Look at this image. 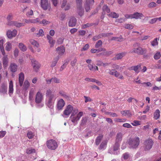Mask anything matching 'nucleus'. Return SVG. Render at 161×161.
Returning a JSON list of instances; mask_svg holds the SVG:
<instances>
[{"instance_id": "obj_36", "label": "nucleus", "mask_w": 161, "mask_h": 161, "mask_svg": "<svg viewBox=\"0 0 161 161\" xmlns=\"http://www.w3.org/2000/svg\"><path fill=\"white\" fill-rule=\"evenodd\" d=\"M5 49L7 51H9L12 48V44L9 42H7L5 44Z\"/></svg>"}, {"instance_id": "obj_41", "label": "nucleus", "mask_w": 161, "mask_h": 161, "mask_svg": "<svg viewBox=\"0 0 161 161\" xmlns=\"http://www.w3.org/2000/svg\"><path fill=\"white\" fill-rule=\"evenodd\" d=\"M77 12L81 16L83 14V9L81 7H79L77 8Z\"/></svg>"}, {"instance_id": "obj_23", "label": "nucleus", "mask_w": 161, "mask_h": 161, "mask_svg": "<svg viewBox=\"0 0 161 161\" xmlns=\"http://www.w3.org/2000/svg\"><path fill=\"white\" fill-rule=\"evenodd\" d=\"M8 94L11 96L13 93L14 88L13 83L12 80H10L9 83Z\"/></svg>"}, {"instance_id": "obj_46", "label": "nucleus", "mask_w": 161, "mask_h": 161, "mask_svg": "<svg viewBox=\"0 0 161 161\" xmlns=\"http://www.w3.org/2000/svg\"><path fill=\"white\" fill-rule=\"evenodd\" d=\"M112 40H115L117 41L121 42L123 41V39L122 36L119 37H113L111 39Z\"/></svg>"}, {"instance_id": "obj_26", "label": "nucleus", "mask_w": 161, "mask_h": 161, "mask_svg": "<svg viewBox=\"0 0 161 161\" xmlns=\"http://www.w3.org/2000/svg\"><path fill=\"white\" fill-rule=\"evenodd\" d=\"M141 68V65L140 64L136 66H133L129 68L130 70H133L136 73H138L139 72V69Z\"/></svg>"}, {"instance_id": "obj_27", "label": "nucleus", "mask_w": 161, "mask_h": 161, "mask_svg": "<svg viewBox=\"0 0 161 161\" xmlns=\"http://www.w3.org/2000/svg\"><path fill=\"white\" fill-rule=\"evenodd\" d=\"M126 54L125 52H122L116 54L115 58H114V60L120 59L122 58Z\"/></svg>"}, {"instance_id": "obj_34", "label": "nucleus", "mask_w": 161, "mask_h": 161, "mask_svg": "<svg viewBox=\"0 0 161 161\" xmlns=\"http://www.w3.org/2000/svg\"><path fill=\"white\" fill-rule=\"evenodd\" d=\"M19 47L20 50L23 52H25L27 50V47L26 46L22 43H19Z\"/></svg>"}, {"instance_id": "obj_25", "label": "nucleus", "mask_w": 161, "mask_h": 161, "mask_svg": "<svg viewBox=\"0 0 161 161\" xmlns=\"http://www.w3.org/2000/svg\"><path fill=\"white\" fill-rule=\"evenodd\" d=\"M76 21V19L74 17L71 18L69 22V26L71 27L75 26Z\"/></svg>"}, {"instance_id": "obj_47", "label": "nucleus", "mask_w": 161, "mask_h": 161, "mask_svg": "<svg viewBox=\"0 0 161 161\" xmlns=\"http://www.w3.org/2000/svg\"><path fill=\"white\" fill-rule=\"evenodd\" d=\"M124 27L125 28L131 30L133 28L134 26L133 25L130 24H125Z\"/></svg>"}, {"instance_id": "obj_21", "label": "nucleus", "mask_w": 161, "mask_h": 161, "mask_svg": "<svg viewBox=\"0 0 161 161\" xmlns=\"http://www.w3.org/2000/svg\"><path fill=\"white\" fill-rule=\"evenodd\" d=\"M18 66L14 63H11L10 64L9 68L11 71L13 73L15 72L17 69Z\"/></svg>"}, {"instance_id": "obj_38", "label": "nucleus", "mask_w": 161, "mask_h": 161, "mask_svg": "<svg viewBox=\"0 0 161 161\" xmlns=\"http://www.w3.org/2000/svg\"><path fill=\"white\" fill-rule=\"evenodd\" d=\"M59 93L60 95L63 97L64 98H65L67 100H69L70 97L64 92L63 91H60L59 92Z\"/></svg>"}, {"instance_id": "obj_33", "label": "nucleus", "mask_w": 161, "mask_h": 161, "mask_svg": "<svg viewBox=\"0 0 161 161\" xmlns=\"http://www.w3.org/2000/svg\"><path fill=\"white\" fill-rule=\"evenodd\" d=\"M88 67L90 70L93 71L98 70V68L97 66L95 65H93L91 64H89L88 65Z\"/></svg>"}, {"instance_id": "obj_6", "label": "nucleus", "mask_w": 161, "mask_h": 161, "mask_svg": "<svg viewBox=\"0 0 161 161\" xmlns=\"http://www.w3.org/2000/svg\"><path fill=\"white\" fill-rule=\"evenodd\" d=\"M47 145L48 148L51 150H55L58 147L57 142L53 140H50L47 142Z\"/></svg>"}, {"instance_id": "obj_8", "label": "nucleus", "mask_w": 161, "mask_h": 161, "mask_svg": "<svg viewBox=\"0 0 161 161\" xmlns=\"http://www.w3.org/2000/svg\"><path fill=\"white\" fill-rule=\"evenodd\" d=\"M17 34V31L15 29H14L12 31L10 30H8L6 32V34L7 37L9 39H11L13 37L16 36Z\"/></svg>"}, {"instance_id": "obj_45", "label": "nucleus", "mask_w": 161, "mask_h": 161, "mask_svg": "<svg viewBox=\"0 0 161 161\" xmlns=\"http://www.w3.org/2000/svg\"><path fill=\"white\" fill-rule=\"evenodd\" d=\"M114 120L115 122H124L126 121V119L115 118L114 119Z\"/></svg>"}, {"instance_id": "obj_44", "label": "nucleus", "mask_w": 161, "mask_h": 161, "mask_svg": "<svg viewBox=\"0 0 161 161\" xmlns=\"http://www.w3.org/2000/svg\"><path fill=\"white\" fill-rule=\"evenodd\" d=\"M141 84L144 87H149L152 86L151 83L149 82H144L142 83Z\"/></svg>"}, {"instance_id": "obj_24", "label": "nucleus", "mask_w": 161, "mask_h": 161, "mask_svg": "<svg viewBox=\"0 0 161 161\" xmlns=\"http://www.w3.org/2000/svg\"><path fill=\"white\" fill-rule=\"evenodd\" d=\"M132 19H141L144 17L142 13L136 12L132 14Z\"/></svg>"}, {"instance_id": "obj_5", "label": "nucleus", "mask_w": 161, "mask_h": 161, "mask_svg": "<svg viewBox=\"0 0 161 161\" xmlns=\"http://www.w3.org/2000/svg\"><path fill=\"white\" fill-rule=\"evenodd\" d=\"M108 70V74L112 75L116 77L120 80H123L124 77L123 75L119 72L117 71L115 69L107 70L106 71Z\"/></svg>"}, {"instance_id": "obj_20", "label": "nucleus", "mask_w": 161, "mask_h": 161, "mask_svg": "<svg viewBox=\"0 0 161 161\" xmlns=\"http://www.w3.org/2000/svg\"><path fill=\"white\" fill-rule=\"evenodd\" d=\"M65 51V49L63 46H61L56 48V51L57 53L60 55H63Z\"/></svg>"}, {"instance_id": "obj_63", "label": "nucleus", "mask_w": 161, "mask_h": 161, "mask_svg": "<svg viewBox=\"0 0 161 161\" xmlns=\"http://www.w3.org/2000/svg\"><path fill=\"white\" fill-rule=\"evenodd\" d=\"M19 51L18 49L16 48L14 51V55L15 57H17L18 56Z\"/></svg>"}, {"instance_id": "obj_29", "label": "nucleus", "mask_w": 161, "mask_h": 161, "mask_svg": "<svg viewBox=\"0 0 161 161\" xmlns=\"http://www.w3.org/2000/svg\"><path fill=\"white\" fill-rule=\"evenodd\" d=\"M160 111L158 109H156L154 112L153 114V118L156 119H158L160 116Z\"/></svg>"}, {"instance_id": "obj_4", "label": "nucleus", "mask_w": 161, "mask_h": 161, "mask_svg": "<svg viewBox=\"0 0 161 161\" xmlns=\"http://www.w3.org/2000/svg\"><path fill=\"white\" fill-rule=\"evenodd\" d=\"M154 142L151 138H149L146 139L144 142V150L148 151L152 148Z\"/></svg>"}, {"instance_id": "obj_12", "label": "nucleus", "mask_w": 161, "mask_h": 161, "mask_svg": "<svg viewBox=\"0 0 161 161\" xmlns=\"http://www.w3.org/2000/svg\"><path fill=\"white\" fill-rule=\"evenodd\" d=\"M7 87L6 84H2L0 86V93L1 95H4L6 94H7Z\"/></svg>"}, {"instance_id": "obj_42", "label": "nucleus", "mask_w": 161, "mask_h": 161, "mask_svg": "<svg viewBox=\"0 0 161 161\" xmlns=\"http://www.w3.org/2000/svg\"><path fill=\"white\" fill-rule=\"evenodd\" d=\"M26 153L28 154L33 153H36V150L34 149L29 148L26 149Z\"/></svg>"}, {"instance_id": "obj_32", "label": "nucleus", "mask_w": 161, "mask_h": 161, "mask_svg": "<svg viewBox=\"0 0 161 161\" xmlns=\"http://www.w3.org/2000/svg\"><path fill=\"white\" fill-rule=\"evenodd\" d=\"M102 9L103 12L102 13V14L103 15H104L106 13H109L110 12V9L106 5H104Z\"/></svg>"}, {"instance_id": "obj_3", "label": "nucleus", "mask_w": 161, "mask_h": 161, "mask_svg": "<svg viewBox=\"0 0 161 161\" xmlns=\"http://www.w3.org/2000/svg\"><path fill=\"white\" fill-rule=\"evenodd\" d=\"M140 142V138L138 137L130 138L129 139L128 141L129 147L131 149H136L139 145Z\"/></svg>"}, {"instance_id": "obj_19", "label": "nucleus", "mask_w": 161, "mask_h": 161, "mask_svg": "<svg viewBox=\"0 0 161 161\" xmlns=\"http://www.w3.org/2000/svg\"><path fill=\"white\" fill-rule=\"evenodd\" d=\"M3 64V67L4 68H6L8 65V56H3L2 58Z\"/></svg>"}, {"instance_id": "obj_50", "label": "nucleus", "mask_w": 161, "mask_h": 161, "mask_svg": "<svg viewBox=\"0 0 161 161\" xmlns=\"http://www.w3.org/2000/svg\"><path fill=\"white\" fill-rule=\"evenodd\" d=\"M131 124L134 126H137L141 125V122L139 121L135 120L133 121V123Z\"/></svg>"}, {"instance_id": "obj_7", "label": "nucleus", "mask_w": 161, "mask_h": 161, "mask_svg": "<svg viewBox=\"0 0 161 161\" xmlns=\"http://www.w3.org/2000/svg\"><path fill=\"white\" fill-rule=\"evenodd\" d=\"M74 110L73 107L72 105H68L64 111V115L63 116L64 118L68 117Z\"/></svg>"}, {"instance_id": "obj_51", "label": "nucleus", "mask_w": 161, "mask_h": 161, "mask_svg": "<svg viewBox=\"0 0 161 161\" xmlns=\"http://www.w3.org/2000/svg\"><path fill=\"white\" fill-rule=\"evenodd\" d=\"M52 82L54 83H59L61 82L60 80L56 77L52 78Z\"/></svg>"}, {"instance_id": "obj_13", "label": "nucleus", "mask_w": 161, "mask_h": 161, "mask_svg": "<svg viewBox=\"0 0 161 161\" xmlns=\"http://www.w3.org/2000/svg\"><path fill=\"white\" fill-rule=\"evenodd\" d=\"M94 3V0H86L85 4V9L86 12L90 9L91 6Z\"/></svg>"}, {"instance_id": "obj_14", "label": "nucleus", "mask_w": 161, "mask_h": 161, "mask_svg": "<svg viewBox=\"0 0 161 161\" xmlns=\"http://www.w3.org/2000/svg\"><path fill=\"white\" fill-rule=\"evenodd\" d=\"M32 63V66L33 67L34 69L37 72L38 68L40 67V64L38 61L34 59H32L31 60Z\"/></svg>"}, {"instance_id": "obj_37", "label": "nucleus", "mask_w": 161, "mask_h": 161, "mask_svg": "<svg viewBox=\"0 0 161 161\" xmlns=\"http://www.w3.org/2000/svg\"><path fill=\"white\" fill-rule=\"evenodd\" d=\"M103 138V136L102 135H100L98 136L96 140L95 143L97 145H98Z\"/></svg>"}, {"instance_id": "obj_18", "label": "nucleus", "mask_w": 161, "mask_h": 161, "mask_svg": "<svg viewBox=\"0 0 161 161\" xmlns=\"http://www.w3.org/2000/svg\"><path fill=\"white\" fill-rule=\"evenodd\" d=\"M24 74L22 72L20 73L19 74V85L20 86H23L24 79Z\"/></svg>"}, {"instance_id": "obj_43", "label": "nucleus", "mask_w": 161, "mask_h": 161, "mask_svg": "<svg viewBox=\"0 0 161 161\" xmlns=\"http://www.w3.org/2000/svg\"><path fill=\"white\" fill-rule=\"evenodd\" d=\"M161 57V53L159 52H157L154 55V58L155 60H158Z\"/></svg>"}, {"instance_id": "obj_1", "label": "nucleus", "mask_w": 161, "mask_h": 161, "mask_svg": "<svg viewBox=\"0 0 161 161\" xmlns=\"http://www.w3.org/2000/svg\"><path fill=\"white\" fill-rule=\"evenodd\" d=\"M56 99L55 95L52 93V91L48 89L46 93V105L51 109H53L54 104Z\"/></svg>"}, {"instance_id": "obj_2", "label": "nucleus", "mask_w": 161, "mask_h": 161, "mask_svg": "<svg viewBox=\"0 0 161 161\" xmlns=\"http://www.w3.org/2000/svg\"><path fill=\"white\" fill-rule=\"evenodd\" d=\"M78 111V110L77 109H74V113L71 114L70 117L71 121L74 125H75L77 123L78 121L79 120L83 114L82 112H80L77 114H76L77 113Z\"/></svg>"}, {"instance_id": "obj_30", "label": "nucleus", "mask_w": 161, "mask_h": 161, "mask_svg": "<svg viewBox=\"0 0 161 161\" xmlns=\"http://www.w3.org/2000/svg\"><path fill=\"white\" fill-rule=\"evenodd\" d=\"M107 142L106 141H103L99 147V149L100 150H104L105 149L106 147Z\"/></svg>"}, {"instance_id": "obj_10", "label": "nucleus", "mask_w": 161, "mask_h": 161, "mask_svg": "<svg viewBox=\"0 0 161 161\" xmlns=\"http://www.w3.org/2000/svg\"><path fill=\"white\" fill-rule=\"evenodd\" d=\"M43 99V96L42 92L39 91L36 94L35 101L36 103H41Z\"/></svg>"}, {"instance_id": "obj_60", "label": "nucleus", "mask_w": 161, "mask_h": 161, "mask_svg": "<svg viewBox=\"0 0 161 161\" xmlns=\"http://www.w3.org/2000/svg\"><path fill=\"white\" fill-rule=\"evenodd\" d=\"M58 59V58H57L54 59V61L52 62L51 66L52 67H53L56 65L57 63Z\"/></svg>"}, {"instance_id": "obj_39", "label": "nucleus", "mask_w": 161, "mask_h": 161, "mask_svg": "<svg viewBox=\"0 0 161 161\" xmlns=\"http://www.w3.org/2000/svg\"><path fill=\"white\" fill-rule=\"evenodd\" d=\"M109 13V14H108V15L109 17L115 18H116L119 17V14H117L115 12H111Z\"/></svg>"}, {"instance_id": "obj_17", "label": "nucleus", "mask_w": 161, "mask_h": 161, "mask_svg": "<svg viewBox=\"0 0 161 161\" xmlns=\"http://www.w3.org/2000/svg\"><path fill=\"white\" fill-rule=\"evenodd\" d=\"M122 136L123 134L121 133H118L116 136L115 142L120 144L122 139Z\"/></svg>"}, {"instance_id": "obj_15", "label": "nucleus", "mask_w": 161, "mask_h": 161, "mask_svg": "<svg viewBox=\"0 0 161 161\" xmlns=\"http://www.w3.org/2000/svg\"><path fill=\"white\" fill-rule=\"evenodd\" d=\"M142 48L139 46L133 48L130 50V52L131 53H135L141 55Z\"/></svg>"}, {"instance_id": "obj_53", "label": "nucleus", "mask_w": 161, "mask_h": 161, "mask_svg": "<svg viewBox=\"0 0 161 161\" xmlns=\"http://www.w3.org/2000/svg\"><path fill=\"white\" fill-rule=\"evenodd\" d=\"M157 4L155 3L152 2L149 3L148 6L149 8H151L156 6Z\"/></svg>"}, {"instance_id": "obj_61", "label": "nucleus", "mask_w": 161, "mask_h": 161, "mask_svg": "<svg viewBox=\"0 0 161 161\" xmlns=\"http://www.w3.org/2000/svg\"><path fill=\"white\" fill-rule=\"evenodd\" d=\"M31 23H39V19L37 18L36 19H31Z\"/></svg>"}, {"instance_id": "obj_48", "label": "nucleus", "mask_w": 161, "mask_h": 161, "mask_svg": "<svg viewBox=\"0 0 161 161\" xmlns=\"http://www.w3.org/2000/svg\"><path fill=\"white\" fill-rule=\"evenodd\" d=\"M14 25L17 27H20L21 26H23L25 24L23 23H19L16 21H15Z\"/></svg>"}, {"instance_id": "obj_35", "label": "nucleus", "mask_w": 161, "mask_h": 161, "mask_svg": "<svg viewBox=\"0 0 161 161\" xmlns=\"http://www.w3.org/2000/svg\"><path fill=\"white\" fill-rule=\"evenodd\" d=\"M30 43L32 45L37 47H39V45L38 42L35 40L33 39H31L29 40Z\"/></svg>"}, {"instance_id": "obj_31", "label": "nucleus", "mask_w": 161, "mask_h": 161, "mask_svg": "<svg viewBox=\"0 0 161 161\" xmlns=\"http://www.w3.org/2000/svg\"><path fill=\"white\" fill-rule=\"evenodd\" d=\"M30 83L27 80H25L24 83L23 88L25 91L27 90L30 86Z\"/></svg>"}, {"instance_id": "obj_11", "label": "nucleus", "mask_w": 161, "mask_h": 161, "mask_svg": "<svg viewBox=\"0 0 161 161\" xmlns=\"http://www.w3.org/2000/svg\"><path fill=\"white\" fill-rule=\"evenodd\" d=\"M41 5L42 8L44 10H47L49 8H50L48 0H41Z\"/></svg>"}, {"instance_id": "obj_54", "label": "nucleus", "mask_w": 161, "mask_h": 161, "mask_svg": "<svg viewBox=\"0 0 161 161\" xmlns=\"http://www.w3.org/2000/svg\"><path fill=\"white\" fill-rule=\"evenodd\" d=\"M39 23L40 24H43L44 25H46L50 23V22L47 20L45 19H43L42 21L39 22Z\"/></svg>"}, {"instance_id": "obj_9", "label": "nucleus", "mask_w": 161, "mask_h": 161, "mask_svg": "<svg viewBox=\"0 0 161 161\" xmlns=\"http://www.w3.org/2000/svg\"><path fill=\"white\" fill-rule=\"evenodd\" d=\"M120 144L115 142L113 148L109 150V152L111 154H118L119 153V147Z\"/></svg>"}, {"instance_id": "obj_49", "label": "nucleus", "mask_w": 161, "mask_h": 161, "mask_svg": "<svg viewBox=\"0 0 161 161\" xmlns=\"http://www.w3.org/2000/svg\"><path fill=\"white\" fill-rule=\"evenodd\" d=\"M151 44L153 46H155L156 45H158V38H155L151 42Z\"/></svg>"}, {"instance_id": "obj_62", "label": "nucleus", "mask_w": 161, "mask_h": 161, "mask_svg": "<svg viewBox=\"0 0 161 161\" xmlns=\"http://www.w3.org/2000/svg\"><path fill=\"white\" fill-rule=\"evenodd\" d=\"M14 22L15 21H11V20L8 21L7 24L9 26H14Z\"/></svg>"}, {"instance_id": "obj_28", "label": "nucleus", "mask_w": 161, "mask_h": 161, "mask_svg": "<svg viewBox=\"0 0 161 161\" xmlns=\"http://www.w3.org/2000/svg\"><path fill=\"white\" fill-rule=\"evenodd\" d=\"M34 36L37 37L43 36L44 35V33L42 29L39 30L38 33H35L34 34Z\"/></svg>"}, {"instance_id": "obj_64", "label": "nucleus", "mask_w": 161, "mask_h": 161, "mask_svg": "<svg viewBox=\"0 0 161 161\" xmlns=\"http://www.w3.org/2000/svg\"><path fill=\"white\" fill-rule=\"evenodd\" d=\"M122 126L124 127L127 128H131L132 127V126L130 124L127 123L124 124Z\"/></svg>"}, {"instance_id": "obj_55", "label": "nucleus", "mask_w": 161, "mask_h": 161, "mask_svg": "<svg viewBox=\"0 0 161 161\" xmlns=\"http://www.w3.org/2000/svg\"><path fill=\"white\" fill-rule=\"evenodd\" d=\"M150 109V107L147 105L145 108V110L143 111V113L146 114L149 112Z\"/></svg>"}, {"instance_id": "obj_59", "label": "nucleus", "mask_w": 161, "mask_h": 161, "mask_svg": "<svg viewBox=\"0 0 161 161\" xmlns=\"http://www.w3.org/2000/svg\"><path fill=\"white\" fill-rule=\"evenodd\" d=\"M33 14V10L31 9L28 11L26 14V16L28 17H30V16L32 15Z\"/></svg>"}, {"instance_id": "obj_40", "label": "nucleus", "mask_w": 161, "mask_h": 161, "mask_svg": "<svg viewBox=\"0 0 161 161\" xmlns=\"http://www.w3.org/2000/svg\"><path fill=\"white\" fill-rule=\"evenodd\" d=\"M27 136L29 139H32L34 137V134L32 131H29L27 133Z\"/></svg>"}, {"instance_id": "obj_22", "label": "nucleus", "mask_w": 161, "mask_h": 161, "mask_svg": "<svg viewBox=\"0 0 161 161\" xmlns=\"http://www.w3.org/2000/svg\"><path fill=\"white\" fill-rule=\"evenodd\" d=\"M121 113L122 115L127 117H130L132 115L131 113L129 110L122 111L121 112Z\"/></svg>"}, {"instance_id": "obj_52", "label": "nucleus", "mask_w": 161, "mask_h": 161, "mask_svg": "<svg viewBox=\"0 0 161 161\" xmlns=\"http://www.w3.org/2000/svg\"><path fill=\"white\" fill-rule=\"evenodd\" d=\"M105 49H103V48H101V49H92L91 50V52L92 53H95L97 52H98L100 51H105Z\"/></svg>"}, {"instance_id": "obj_57", "label": "nucleus", "mask_w": 161, "mask_h": 161, "mask_svg": "<svg viewBox=\"0 0 161 161\" xmlns=\"http://www.w3.org/2000/svg\"><path fill=\"white\" fill-rule=\"evenodd\" d=\"M5 41V39H2L0 40V49L4 48L3 44Z\"/></svg>"}, {"instance_id": "obj_58", "label": "nucleus", "mask_w": 161, "mask_h": 161, "mask_svg": "<svg viewBox=\"0 0 161 161\" xmlns=\"http://www.w3.org/2000/svg\"><path fill=\"white\" fill-rule=\"evenodd\" d=\"M123 157L124 159H127L130 158V156L128 153H126L123 154Z\"/></svg>"}, {"instance_id": "obj_16", "label": "nucleus", "mask_w": 161, "mask_h": 161, "mask_svg": "<svg viewBox=\"0 0 161 161\" xmlns=\"http://www.w3.org/2000/svg\"><path fill=\"white\" fill-rule=\"evenodd\" d=\"M65 105V102L62 99H60L58 101L57 107L58 109H61Z\"/></svg>"}, {"instance_id": "obj_56", "label": "nucleus", "mask_w": 161, "mask_h": 161, "mask_svg": "<svg viewBox=\"0 0 161 161\" xmlns=\"http://www.w3.org/2000/svg\"><path fill=\"white\" fill-rule=\"evenodd\" d=\"M102 44V42L101 40H99L96 43L95 47L96 48H98L100 47Z\"/></svg>"}]
</instances>
